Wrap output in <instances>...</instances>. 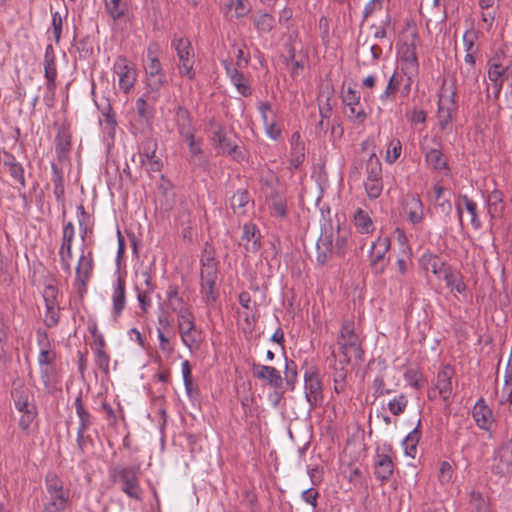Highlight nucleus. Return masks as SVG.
Wrapping results in <instances>:
<instances>
[{
  "label": "nucleus",
  "instance_id": "1",
  "mask_svg": "<svg viewBox=\"0 0 512 512\" xmlns=\"http://www.w3.org/2000/svg\"><path fill=\"white\" fill-rule=\"evenodd\" d=\"M142 472L139 466H116L110 471V478L129 498L141 501L143 490L140 486Z\"/></svg>",
  "mask_w": 512,
  "mask_h": 512
},
{
  "label": "nucleus",
  "instance_id": "2",
  "mask_svg": "<svg viewBox=\"0 0 512 512\" xmlns=\"http://www.w3.org/2000/svg\"><path fill=\"white\" fill-rule=\"evenodd\" d=\"M218 268L214 258L202 260L200 272V294L203 302L210 306L213 305L219 297L217 286Z\"/></svg>",
  "mask_w": 512,
  "mask_h": 512
},
{
  "label": "nucleus",
  "instance_id": "3",
  "mask_svg": "<svg viewBox=\"0 0 512 512\" xmlns=\"http://www.w3.org/2000/svg\"><path fill=\"white\" fill-rule=\"evenodd\" d=\"M172 47L177 53L179 59L178 70L182 77L192 80L196 76L194 70L195 53L191 41L186 37H174Z\"/></svg>",
  "mask_w": 512,
  "mask_h": 512
},
{
  "label": "nucleus",
  "instance_id": "4",
  "mask_svg": "<svg viewBox=\"0 0 512 512\" xmlns=\"http://www.w3.org/2000/svg\"><path fill=\"white\" fill-rule=\"evenodd\" d=\"M491 471L501 477L512 474V432L493 452Z\"/></svg>",
  "mask_w": 512,
  "mask_h": 512
},
{
  "label": "nucleus",
  "instance_id": "5",
  "mask_svg": "<svg viewBox=\"0 0 512 512\" xmlns=\"http://www.w3.org/2000/svg\"><path fill=\"white\" fill-rule=\"evenodd\" d=\"M113 70L118 76V85L120 90L124 93H128L134 87L137 79V72L134 64L125 56L120 55L114 62Z\"/></svg>",
  "mask_w": 512,
  "mask_h": 512
},
{
  "label": "nucleus",
  "instance_id": "6",
  "mask_svg": "<svg viewBox=\"0 0 512 512\" xmlns=\"http://www.w3.org/2000/svg\"><path fill=\"white\" fill-rule=\"evenodd\" d=\"M390 249V239L388 237H378L373 242L370 252L369 261L371 270L375 275H380L385 271L388 260L386 254Z\"/></svg>",
  "mask_w": 512,
  "mask_h": 512
},
{
  "label": "nucleus",
  "instance_id": "7",
  "mask_svg": "<svg viewBox=\"0 0 512 512\" xmlns=\"http://www.w3.org/2000/svg\"><path fill=\"white\" fill-rule=\"evenodd\" d=\"M334 242V226L331 222L322 226L320 237L316 244L317 262L324 265L335 252L333 249Z\"/></svg>",
  "mask_w": 512,
  "mask_h": 512
},
{
  "label": "nucleus",
  "instance_id": "8",
  "mask_svg": "<svg viewBox=\"0 0 512 512\" xmlns=\"http://www.w3.org/2000/svg\"><path fill=\"white\" fill-rule=\"evenodd\" d=\"M75 237V229L72 222H68L63 227L62 244L59 249V257L62 269L71 274V260L73 258L72 245Z\"/></svg>",
  "mask_w": 512,
  "mask_h": 512
},
{
  "label": "nucleus",
  "instance_id": "9",
  "mask_svg": "<svg viewBox=\"0 0 512 512\" xmlns=\"http://www.w3.org/2000/svg\"><path fill=\"white\" fill-rule=\"evenodd\" d=\"M305 397L310 408L318 407L323 402L322 382L317 372L307 371L304 375Z\"/></svg>",
  "mask_w": 512,
  "mask_h": 512
},
{
  "label": "nucleus",
  "instance_id": "10",
  "mask_svg": "<svg viewBox=\"0 0 512 512\" xmlns=\"http://www.w3.org/2000/svg\"><path fill=\"white\" fill-rule=\"evenodd\" d=\"M94 269V259L92 251H88L86 254L82 250V253L78 259L76 266L75 282L78 285L79 293H85L87 291V283L89 282Z\"/></svg>",
  "mask_w": 512,
  "mask_h": 512
},
{
  "label": "nucleus",
  "instance_id": "11",
  "mask_svg": "<svg viewBox=\"0 0 512 512\" xmlns=\"http://www.w3.org/2000/svg\"><path fill=\"white\" fill-rule=\"evenodd\" d=\"M342 102L348 107V118L353 122L364 123L367 114L360 105V93L352 87H348L342 93Z\"/></svg>",
  "mask_w": 512,
  "mask_h": 512
},
{
  "label": "nucleus",
  "instance_id": "12",
  "mask_svg": "<svg viewBox=\"0 0 512 512\" xmlns=\"http://www.w3.org/2000/svg\"><path fill=\"white\" fill-rule=\"evenodd\" d=\"M252 374L255 378L265 381L270 387L280 389L283 378L279 370L273 366L253 364Z\"/></svg>",
  "mask_w": 512,
  "mask_h": 512
},
{
  "label": "nucleus",
  "instance_id": "13",
  "mask_svg": "<svg viewBox=\"0 0 512 512\" xmlns=\"http://www.w3.org/2000/svg\"><path fill=\"white\" fill-rule=\"evenodd\" d=\"M456 94L453 92L449 97H441L438 103V124L442 131L446 129L453 119V114L456 112L457 103L455 100Z\"/></svg>",
  "mask_w": 512,
  "mask_h": 512
},
{
  "label": "nucleus",
  "instance_id": "14",
  "mask_svg": "<svg viewBox=\"0 0 512 512\" xmlns=\"http://www.w3.org/2000/svg\"><path fill=\"white\" fill-rule=\"evenodd\" d=\"M212 140L215 147L222 153H227L234 159H238L239 147L227 136L225 128L222 125L216 126V129L213 132Z\"/></svg>",
  "mask_w": 512,
  "mask_h": 512
},
{
  "label": "nucleus",
  "instance_id": "15",
  "mask_svg": "<svg viewBox=\"0 0 512 512\" xmlns=\"http://www.w3.org/2000/svg\"><path fill=\"white\" fill-rule=\"evenodd\" d=\"M472 416L480 429L491 432L494 423L493 412L483 399L476 402ZM490 437H492V433H490Z\"/></svg>",
  "mask_w": 512,
  "mask_h": 512
},
{
  "label": "nucleus",
  "instance_id": "16",
  "mask_svg": "<svg viewBox=\"0 0 512 512\" xmlns=\"http://www.w3.org/2000/svg\"><path fill=\"white\" fill-rule=\"evenodd\" d=\"M455 207L458 214V221L461 227H463V210L465 209L471 216V224L475 229L481 226V222L477 214V204L467 195H460L456 202Z\"/></svg>",
  "mask_w": 512,
  "mask_h": 512
},
{
  "label": "nucleus",
  "instance_id": "17",
  "mask_svg": "<svg viewBox=\"0 0 512 512\" xmlns=\"http://www.w3.org/2000/svg\"><path fill=\"white\" fill-rule=\"evenodd\" d=\"M403 210L408 220L413 224H419L423 221V204L417 194H408L403 201Z\"/></svg>",
  "mask_w": 512,
  "mask_h": 512
},
{
  "label": "nucleus",
  "instance_id": "18",
  "mask_svg": "<svg viewBox=\"0 0 512 512\" xmlns=\"http://www.w3.org/2000/svg\"><path fill=\"white\" fill-rule=\"evenodd\" d=\"M45 487L48 499H69V491L64 489L63 480L54 472L45 476Z\"/></svg>",
  "mask_w": 512,
  "mask_h": 512
},
{
  "label": "nucleus",
  "instance_id": "19",
  "mask_svg": "<svg viewBox=\"0 0 512 512\" xmlns=\"http://www.w3.org/2000/svg\"><path fill=\"white\" fill-rule=\"evenodd\" d=\"M178 316V326L183 343L191 347V344L195 342V339L191 336V332L195 329L194 316L190 309H186Z\"/></svg>",
  "mask_w": 512,
  "mask_h": 512
},
{
  "label": "nucleus",
  "instance_id": "20",
  "mask_svg": "<svg viewBox=\"0 0 512 512\" xmlns=\"http://www.w3.org/2000/svg\"><path fill=\"white\" fill-rule=\"evenodd\" d=\"M175 120L178 132L185 141L195 138V128L192 125L190 113L186 108L182 106L177 107Z\"/></svg>",
  "mask_w": 512,
  "mask_h": 512
},
{
  "label": "nucleus",
  "instance_id": "21",
  "mask_svg": "<svg viewBox=\"0 0 512 512\" xmlns=\"http://www.w3.org/2000/svg\"><path fill=\"white\" fill-rule=\"evenodd\" d=\"M420 266L426 272H432L437 277L445 274L449 269L447 263L438 255L433 253H424L419 259Z\"/></svg>",
  "mask_w": 512,
  "mask_h": 512
},
{
  "label": "nucleus",
  "instance_id": "22",
  "mask_svg": "<svg viewBox=\"0 0 512 512\" xmlns=\"http://www.w3.org/2000/svg\"><path fill=\"white\" fill-rule=\"evenodd\" d=\"M243 246L247 252L256 253L261 247L260 231L254 223H246L242 233Z\"/></svg>",
  "mask_w": 512,
  "mask_h": 512
},
{
  "label": "nucleus",
  "instance_id": "23",
  "mask_svg": "<svg viewBox=\"0 0 512 512\" xmlns=\"http://www.w3.org/2000/svg\"><path fill=\"white\" fill-rule=\"evenodd\" d=\"M454 370L450 365H446L437 374L436 389L444 401H447L452 394V376Z\"/></svg>",
  "mask_w": 512,
  "mask_h": 512
},
{
  "label": "nucleus",
  "instance_id": "24",
  "mask_svg": "<svg viewBox=\"0 0 512 512\" xmlns=\"http://www.w3.org/2000/svg\"><path fill=\"white\" fill-rule=\"evenodd\" d=\"M394 465L389 455L384 453H377L374 474L377 479L382 482L388 481L393 474Z\"/></svg>",
  "mask_w": 512,
  "mask_h": 512
},
{
  "label": "nucleus",
  "instance_id": "25",
  "mask_svg": "<svg viewBox=\"0 0 512 512\" xmlns=\"http://www.w3.org/2000/svg\"><path fill=\"white\" fill-rule=\"evenodd\" d=\"M338 364H350L352 361L360 363L364 360V351L361 343L341 347L338 354Z\"/></svg>",
  "mask_w": 512,
  "mask_h": 512
},
{
  "label": "nucleus",
  "instance_id": "26",
  "mask_svg": "<svg viewBox=\"0 0 512 512\" xmlns=\"http://www.w3.org/2000/svg\"><path fill=\"white\" fill-rule=\"evenodd\" d=\"M126 284L124 278L118 277L113 291V314L117 319L125 308L126 304Z\"/></svg>",
  "mask_w": 512,
  "mask_h": 512
},
{
  "label": "nucleus",
  "instance_id": "27",
  "mask_svg": "<svg viewBox=\"0 0 512 512\" xmlns=\"http://www.w3.org/2000/svg\"><path fill=\"white\" fill-rule=\"evenodd\" d=\"M361 343L359 336L355 332L354 322L352 320H345L342 323L338 338L337 344L339 349L344 346L354 345Z\"/></svg>",
  "mask_w": 512,
  "mask_h": 512
},
{
  "label": "nucleus",
  "instance_id": "28",
  "mask_svg": "<svg viewBox=\"0 0 512 512\" xmlns=\"http://www.w3.org/2000/svg\"><path fill=\"white\" fill-rule=\"evenodd\" d=\"M3 165L8 169L9 175L14 181L20 183L22 187L26 186L24 168L14 155L5 152Z\"/></svg>",
  "mask_w": 512,
  "mask_h": 512
},
{
  "label": "nucleus",
  "instance_id": "29",
  "mask_svg": "<svg viewBox=\"0 0 512 512\" xmlns=\"http://www.w3.org/2000/svg\"><path fill=\"white\" fill-rule=\"evenodd\" d=\"M227 74L230 77L231 82L237 88V91L244 97L251 95V88L247 83L245 76L243 73L238 71V69L231 67L227 61L224 62Z\"/></svg>",
  "mask_w": 512,
  "mask_h": 512
},
{
  "label": "nucleus",
  "instance_id": "30",
  "mask_svg": "<svg viewBox=\"0 0 512 512\" xmlns=\"http://www.w3.org/2000/svg\"><path fill=\"white\" fill-rule=\"evenodd\" d=\"M167 83L165 74L146 76V92L144 96L150 101L156 102L160 89Z\"/></svg>",
  "mask_w": 512,
  "mask_h": 512
},
{
  "label": "nucleus",
  "instance_id": "31",
  "mask_svg": "<svg viewBox=\"0 0 512 512\" xmlns=\"http://www.w3.org/2000/svg\"><path fill=\"white\" fill-rule=\"evenodd\" d=\"M189 147V162L195 167L207 169L208 167V158L203 153L200 143L192 138L191 140H186Z\"/></svg>",
  "mask_w": 512,
  "mask_h": 512
},
{
  "label": "nucleus",
  "instance_id": "32",
  "mask_svg": "<svg viewBox=\"0 0 512 512\" xmlns=\"http://www.w3.org/2000/svg\"><path fill=\"white\" fill-rule=\"evenodd\" d=\"M12 398L16 409L34 403L32 392L22 382H14Z\"/></svg>",
  "mask_w": 512,
  "mask_h": 512
},
{
  "label": "nucleus",
  "instance_id": "33",
  "mask_svg": "<svg viewBox=\"0 0 512 512\" xmlns=\"http://www.w3.org/2000/svg\"><path fill=\"white\" fill-rule=\"evenodd\" d=\"M421 420H418L417 426L405 437L402 442L405 454L411 458H415L417 454V446L421 437Z\"/></svg>",
  "mask_w": 512,
  "mask_h": 512
},
{
  "label": "nucleus",
  "instance_id": "34",
  "mask_svg": "<svg viewBox=\"0 0 512 512\" xmlns=\"http://www.w3.org/2000/svg\"><path fill=\"white\" fill-rule=\"evenodd\" d=\"M37 336L39 345L43 346L38 356V363L41 367L48 366L53 363L55 354L46 349V346L49 344L47 333L39 329Z\"/></svg>",
  "mask_w": 512,
  "mask_h": 512
},
{
  "label": "nucleus",
  "instance_id": "35",
  "mask_svg": "<svg viewBox=\"0 0 512 512\" xmlns=\"http://www.w3.org/2000/svg\"><path fill=\"white\" fill-rule=\"evenodd\" d=\"M250 201L251 198L247 190H238L230 198V207L235 214L243 215L246 213V206Z\"/></svg>",
  "mask_w": 512,
  "mask_h": 512
},
{
  "label": "nucleus",
  "instance_id": "36",
  "mask_svg": "<svg viewBox=\"0 0 512 512\" xmlns=\"http://www.w3.org/2000/svg\"><path fill=\"white\" fill-rule=\"evenodd\" d=\"M17 410L21 413L18 425L22 431L28 433L31 424L38 415L36 405L34 403L25 405L17 408Z\"/></svg>",
  "mask_w": 512,
  "mask_h": 512
},
{
  "label": "nucleus",
  "instance_id": "37",
  "mask_svg": "<svg viewBox=\"0 0 512 512\" xmlns=\"http://www.w3.org/2000/svg\"><path fill=\"white\" fill-rule=\"evenodd\" d=\"M488 212L492 218L500 217L504 211L503 194L495 189L487 197Z\"/></svg>",
  "mask_w": 512,
  "mask_h": 512
},
{
  "label": "nucleus",
  "instance_id": "38",
  "mask_svg": "<svg viewBox=\"0 0 512 512\" xmlns=\"http://www.w3.org/2000/svg\"><path fill=\"white\" fill-rule=\"evenodd\" d=\"M71 149V135L65 128H60L55 137V150L59 158L64 157Z\"/></svg>",
  "mask_w": 512,
  "mask_h": 512
},
{
  "label": "nucleus",
  "instance_id": "39",
  "mask_svg": "<svg viewBox=\"0 0 512 512\" xmlns=\"http://www.w3.org/2000/svg\"><path fill=\"white\" fill-rule=\"evenodd\" d=\"M44 77L46 79V89L51 96L55 95L56 90V60H44Z\"/></svg>",
  "mask_w": 512,
  "mask_h": 512
},
{
  "label": "nucleus",
  "instance_id": "40",
  "mask_svg": "<svg viewBox=\"0 0 512 512\" xmlns=\"http://www.w3.org/2000/svg\"><path fill=\"white\" fill-rule=\"evenodd\" d=\"M75 410L79 418L78 429L88 430L93 424V416L85 408L81 394L75 399Z\"/></svg>",
  "mask_w": 512,
  "mask_h": 512
},
{
  "label": "nucleus",
  "instance_id": "41",
  "mask_svg": "<svg viewBox=\"0 0 512 512\" xmlns=\"http://www.w3.org/2000/svg\"><path fill=\"white\" fill-rule=\"evenodd\" d=\"M354 221L360 233H371L374 231V224L371 217L360 208L355 212Z\"/></svg>",
  "mask_w": 512,
  "mask_h": 512
},
{
  "label": "nucleus",
  "instance_id": "42",
  "mask_svg": "<svg viewBox=\"0 0 512 512\" xmlns=\"http://www.w3.org/2000/svg\"><path fill=\"white\" fill-rule=\"evenodd\" d=\"M348 235H349L348 231L345 229H342L338 222L337 226L334 227L335 244H333V249H334L335 253L339 256H343L345 254Z\"/></svg>",
  "mask_w": 512,
  "mask_h": 512
},
{
  "label": "nucleus",
  "instance_id": "43",
  "mask_svg": "<svg viewBox=\"0 0 512 512\" xmlns=\"http://www.w3.org/2000/svg\"><path fill=\"white\" fill-rule=\"evenodd\" d=\"M365 170L366 179L382 180V164L374 153L368 158Z\"/></svg>",
  "mask_w": 512,
  "mask_h": 512
},
{
  "label": "nucleus",
  "instance_id": "44",
  "mask_svg": "<svg viewBox=\"0 0 512 512\" xmlns=\"http://www.w3.org/2000/svg\"><path fill=\"white\" fill-rule=\"evenodd\" d=\"M253 23L258 32L269 33L275 26V19L271 14L263 12L253 18Z\"/></svg>",
  "mask_w": 512,
  "mask_h": 512
},
{
  "label": "nucleus",
  "instance_id": "45",
  "mask_svg": "<svg viewBox=\"0 0 512 512\" xmlns=\"http://www.w3.org/2000/svg\"><path fill=\"white\" fill-rule=\"evenodd\" d=\"M52 183H53V193L58 201L62 200L64 197L65 189H64V176L63 172L55 165L52 164Z\"/></svg>",
  "mask_w": 512,
  "mask_h": 512
},
{
  "label": "nucleus",
  "instance_id": "46",
  "mask_svg": "<svg viewBox=\"0 0 512 512\" xmlns=\"http://www.w3.org/2000/svg\"><path fill=\"white\" fill-rule=\"evenodd\" d=\"M443 278L446 282V285L457 293L462 294L466 291L467 286L464 283L462 277L453 273L450 268L445 271Z\"/></svg>",
  "mask_w": 512,
  "mask_h": 512
},
{
  "label": "nucleus",
  "instance_id": "47",
  "mask_svg": "<svg viewBox=\"0 0 512 512\" xmlns=\"http://www.w3.org/2000/svg\"><path fill=\"white\" fill-rule=\"evenodd\" d=\"M427 163L435 170L441 171L447 167L443 153L439 149H430L426 153Z\"/></svg>",
  "mask_w": 512,
  "mask_h": 512
},
{
  "label": "nucleus",
  "instance_id": "48",
  "mask_svg": "<svg viewBox=\"0 0 512 512\" xmlns=\"http://www.w3.org/2000/svg\"><path fill=\"white\" fill-rule=\"evenodd\" d=\"M68 16L67 8L64 9L63 13L58 11L52 13V32L55 42L58 44L61 39L63 30V20Z\"/></svg>",
  "mask_w": 512,
  "mask_h": 512
},
{
  "label": "nucleus",
  "instance_id": "49",
  "mask_svg": "<svg viewBox=\"0 0 512 512\" xmlns=\"http://www.w3.org/2000/svg\"><path fill=\"white\" fill-rule=\"evenodd\" d=\"M305 160V145L303 142L292 143L290 153V165L298 168Z\"/></svg>",
  "mask_w": 512,
  "mask_h": 512
},
{
  "label": "nucleus",
  "instance_id": "50",
  "mask_svg": "<svg viewBox=\"0 0 512 512\" xmlns=\"http://www.w3.org/2000/svg\"><path fill=\"white\" fill-rule=\"evenodd\" d=\"M470 506L475 512H490L488 501L478 491L470 493Z\"/></svg>",
  "mask_w": 512,
  "mask_h": 512
},
{
  "label": "nucleus",
  "instance_id": "51",
  "mask_svg": "<svg viewBox=\"0 0 512 512\" xmlns=\"http://www.w3.org/2000/svg\"><path fill=\"white\" fill-rule=\"evenodd\" d=\"M146 76L164 74L161 63L157 56L153 55L151 50H148L147 61L145 64Z\"/></svg>",
  "mask_w": 512,
  "mask_h": 512
},
{
  "label": "nucleus",
  "instance_id": "52",
  "mask_svg": "<svg viewBox=\"0 0 512 512\" xmlns=\"http://www.w3.org/2000/svg\"><path fill=\"white\" fill-rule=\"evenodd\" d=\"M297 365L293 360L285 357V371L284 380L290 389H294V385L297 381Z\"/></svg>",
  "mask_w": 512,
  "mask_h": 512
},
{
  "label": "nucleus",
  "instance_id": "53",
  "mask_svg": "<svg viewBox=\"0 0 512 512\" xmlns=\"http://www.w3.org/2000/svg\"><path fill=\"white\" fill-rule=\"evenodd\" d=\"M407 405L406 395L400 394L388 402V409L394 416H399L405 412Z\"/></svg>",
  "mask_w": 512,
  "mask_h": 512
},
{
  "label": "nucleus",
  "instance_id": "54",
  "mask_svg": "<svg viewBox=\"0 0 512 512\" xmlns=\"http://www.w3.org/2000/svg\"><path fill=\"white\" fill-rule=\"evenodd\" d=\"M364 185L368 198L372 200L377 199L383 191L382 180L366 179Z\"/></svg>",
  "mask_w": 512,
  "mask_h": 512
},
{
  "label": "nucleus",
  "instance_id": "55",
  "mask_svg": "<svg viewBox=\"0 0 512 512\" xmlns=\"http://www.w3.org/2000/svg\"><path fill=\"white\" fill-rule=\"evenodd\" d=\"M140 149L141 163L144 164L146 158L155 157L157 151V142L151 138L146 139L142 142Z\"/></svg>",
  "mask_w": 512,
  "mask_h": 512
},
{
  "label": "nucleus",
  "instance_id": "56",
  "mask_svg": "<svg viewBox=\"0 0 512 512\" xmlns=\"http://www.w3.org/2000/svg\"><path fill=\"white\" fill-rule=\"evenodd\" d=\"M106 9L110 16L116 20L124 15L126 4L121 0H106Z\"/></svg>",
  "mask_w": 512,
  "mask_h": 512
},
{
  "label": "nucleus",
  "instance_id": "57",
  "mask_svg": "<svg viewBox=\"0 0 512 512\" xmlns=\"http://www.w3.org/2000/svg\"><path fill=\"white\" fill-rule=\"evenodd\" d=\"M401 84V77L395 72L389 79L384 93L380 96L381 100L394 98Z\"/></svg>",
  "mask_w": 512,
  "mask_h": 512
},
{
  "label": "nucleus",
  "instance_id": "58",
  "mask_svg": "<svg viewBox=\"0 0 512 512\" xmlns=\"http://www.w3.org/2000/svg\"><path fill=\"white\" fill-rule=\"evenodd\" d=\"M509 69L506 67L505 69H501L500 64H494L488 72L489 79L496 84L497 90L495 96L497 97L502 86V81L500 80L504 73Z\"/></svg>",
  "mask_w": 512,
  "mask_h": 512
},
{
  "label": "nucleus",
  "instance_id": "59",
  "mask_svg": "<svg viewBox=\"0 0 512 512\" xmlns=\"http://www.w3.org/2000/svg\"><path fill=\"white\" fill-rule=\"evenodd\" d=\"M46 312L44 317V323L48 328L55 327L59 322V308L58 304L45 305Z\"/></svg>",
  "mask_w": 512,
  "mask_h": 512
},
{
  "label": "nucleus",
  "instance_id": "60",
  "mask_svg": "<svg viewBox=\"0 0 512 512\" xmlns=\"http://www.w3.org/2000/svg\"><path fill=\"white\" fill-rule=\"evenodd\" d=\"M69 504V499H48L42 512H63Z\"/></svg>",
  "mask_w": 512,
  "mask_h": 512
},
{
  "label": "nucleus",
  "instance_id": "61",
  "mask_svg": "<svg viewBox=\"0 0 512 512\" xmlns=\"http://www.w3.org/2000/svg\"><path fill=\"white\" fill-rule=\"evenodd\" d=\"M227 6L235 9L236 18H243L251 11V7L246 0H231Z\"/></svg>",
  "mask_w": 512,
  "mask_h": 512
},
{
  "label": "nucleus",
  "instance_id": "62",
  "mask_svg": "<svg viewBox=\"0 0 512 512\" xmlns=\"http://www.w3.org/2000/svg\"><path fill=\"white\" fill-rule=\"evenodd\" d=\"M94 354L95 365L107 375L109 373V355L104 351V349H95Z\"/></svg>",
  "mask_w": 512,
  "mask_h": 512
},
{
  "label": "nucleus",
  "instance_id": "63",
  "mask_svg": "<svg viewBox=\"0 0 512 512\" xmlns=\"http://www.w3.org/2000/svg\"><path fill=\"white\" fill-rule=\"evenodd\" d=\"M401 59L407 64L408 67L417 69L418 59L414 44H412L411 47H406V49L402 53Z\"/></svg>",
  "mask_w": 512,
  "mask_h": 512
},
{
  "label": "nucleus",
  "instance_id": "64",
  "mask_svg": "<svg viewBox=\"0 0 512 512\" xmlns=\"http://www.w3.org/2000/svg\"><path fill=\"white\" fill-rule=\"evenodd\" d=\"M147 97L142 96L136 100V110L141 118L148 119L152 115V108L147 103Z\"/></svg>",
  "mask_w": 512,
  "mask_h": 512
}]
</instances>
